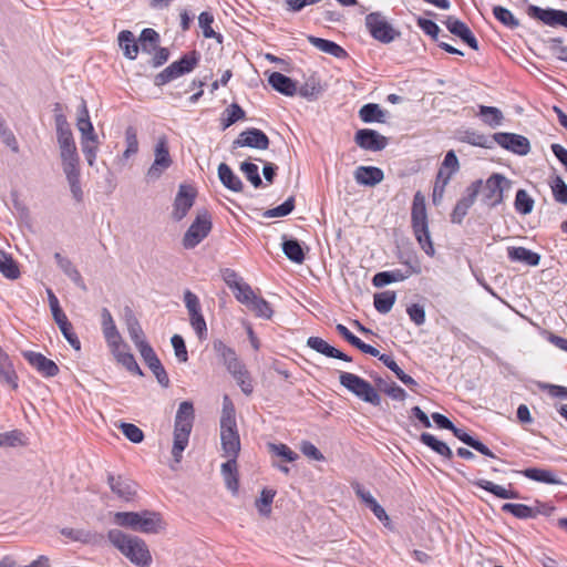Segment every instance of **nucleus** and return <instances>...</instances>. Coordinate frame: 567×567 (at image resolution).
Listing matches in <instances>:
<instances>
[{"label":"nucleus","mask_w":567,"mask_h":567,"mask_svg":"<svg viewBox=\"0 0 567 567\" xmlns=\"http://www.w3.org/2000/svg\"><path fill=\"white\" fill-rule=\"evenodd\" d=\"M107 539L123 556L138 567H150L152 555L144 539L113 528L107 532Z\"/></svg>","instance_id":"obj_1"},{"label":"nucleus","mask_w":567,"mask_h":567,"mask_svg":"<svg viewBox=\"0 0 567 567\" xmlns=\"http://www.w3.org/2000/svg\"><path fill=\"white\" fill-rule=\"evenodd\" d=\"M195 414L193 403L184 401L179 404L175 415L174 441L172 455L176 463L182 461L183 452L188 445L189 435L193 429Z\"/></svg>","instance_id":"obj_2"},{"label":"nucleus","mask_w":567,"mask_h":567,"mask_svg":"<svg viewBox=\"0 0 567 567\" xmlns=\"http://www.w3.org/2000/svg\"><path fill=\"white\" fill-rule=\"evenodd\" d=\"M220 440L224 456L237 457L240 451V439L237 430L235 408L227 395L224 396L220 416Z\"/></svg>","instance_id":"obj_3"},{"label":"nucleus","mask_w":567,"mask_h":567,"mask_svg":"<svg viewBox=\"0 0 567 567\" xmlns=\"http://www.w3.org/2000/svg\"><path fill=\"white\" fill-rule=\"evenodd\" d=\"M411 223L413 234L420 247L427 256L433 257L435 254V249L429 230L425 197L422 195L421 192H416L413 197L411 209Z\"/></svg>","instance_id":"obj_4"},{"label":"nucleus","mask_w":567,"mask_h":567,"mask_svg":"<svg viewBox=\"0 0 567 567\" xmlns=\"http://www.w3.org/2000/svg\"><path fill=\"white\" fill-rule=\"evenodd\" d=\"M113 520L121 527L145 534L157 533L161 524L159 514L150 511H143L141 513L116 512L114 513Z\"/></svg>","instance_id":"obj_5"},{"label":"nucleus","mask_w":567,"mask_h":567,"mask_svg":"<svg viewBox=\"0 0 567 567\" xmlns=\"http://www.w3.org/2000/svg\"><path fill=\"white\" fill-rule=\"evenodd\" d=\"M340 384L354 395L374 406L381 404V396L378 391L364 379L349 372H341L339 377Z\"/></svg>","instance_id":"obj_6"},{"label":"nucleus","mask_w":567,"mask_h":567,"mask_svg":"<svg viewBox=\"0 0 567 567\" xmlns=\"http://www.w3.org/2000/svg\"><path fill=\"white\" fill-rule=\"evenodd\" d=\"M199 55L196 51L184 54L178 61L173 62L162 72L155 75L154 84L162 86L184 74L192 72L198 64Z\"/></svg>","instance_id":"obj_7"},{"label":"nucleus","mask_w":567,"mask_h":567,"mask_svg":"<svg viewBox=\"0 0 567 567\" xmlns=\"http://www.w3.org/2000/svg\"><path fill=\"white\" fill-rule=\"evenodd\" d=\"M212 227V216L208 210L203 209L198 212L195 220L190 224L182 239L184 248L193 249L199 245L209 235Z\"/></svg>","instance_id":"obj_8"},{"label":"nucleus","mask_w":567,"mask_h":567,"mask_svg":"<svg viewBox=\"0 0 567 567\" xmlns=\"http://www.w3.org/2000/svg\"><path fill=\"white\" fill-rule=\"evenodd\" d=\"M460 168L458 159L454 151H449L443 159L441 167L439 168L434 189H433V202L437 203L443 196L446 185L450 183L453 174Z\"/></svg>","instance_id":"obj_9"},{"label":"nucleus","mask_w":567,"mask_h":567,"mask_svg":"<svg viewBox=\"0 0 567 567\" xmlns=\"http://www.w3.org/2000/svg\"><path fill=\"white\" fill-rule=\"evenodd\" d=\"M365 27L370 34L382 43H390L400 35L380 12L369 13L365 17Z\"/></svg>","instance_id":"obj_10"},{"label":"nucleus","mask_w":567,"mask_h":567,"mask_svg":"<svg viewBox=\"0 0 567 567\" xmlns=\"http://www.w3.org/2000/svg\"><path fill=\"white\" fill-rule=\"evenodd\" d=\"M511 187V182L502 174L494 173L485 182L483 188V203L488 207H496L504 199V190Z\"/></svg>","instance_id":"obj_11"},{"label":"nucleus","mask_w":567,"mask_h":567,"mask_svg":"<svg viewBox=\"0 0 567 567\" xmlns=\"http://www.w3.org/2000/svg\"><path fill=\"white\" fill-rule=\"evenodd\" d=\"M483 187V181L477 179L473 182L465 192V195L458 199L456 203L452 214H451V221L453 224H462L464 217L466 216L468 209L473 206L475 203L478 193L481 192Z\"/></svg>","instance_id":"obj_12"},{"label":"nucleus","mask_w":567,"mask_h":567,"mask_svg":"<svg viewBox=\"0 0 567 567\" xmlns=\"http://www.w3.org/2000/svg\"><path fill=\"white\" fill-rule=\"evenodd\" d=\"M494 143L517 155H527L530 151L528 138L515 133L498 132L493 134Z\"/></svg>","instance_id":"obj_13"},{"label":"nucleus","mask_w":567,"mask_h":567,"mask_svg":"<svg viewBox=\"0 0 567 567\" xmlns=\"http://www.w3.org/2000/svg\"><path fill=\"white\" fill-rule=\"evenodd\" d=\"M355 144L367 151L379 152L386 147L388 138L371 128L358 130L354 134Z\"/></svg>","instance_id":"obj_14"},{"label":"nucleus","mask_w":567,"mask_h":567,"mask_svg":"<svg viewBox=\"0 0 567 567\" xmlns=\"http://www.w3.org/2000/svg\"><path fill=\"white\" fill-rule=\"evenodd\" d=\"M195 192L192 187L181 185L173 204L172 218L181 221L193 207Z\"/></svg>","instance_id":"obj_15"},{"label":"nucleus","mask_w":567,"mask_h":567,"mask_svg":"<svg viewBox=\"0 0 567 567\" xmlns=\"http://www.w3.org/2000/svg\"><path fill=\"white\" fill-rule=\"evenodd\" d=\"M268 136L259 128H248L240 133L233 143V147H251L257 150H267L269 147Z\"/></svg>","instance_id":"obj_16"},{"label":"nucleus","mask_w":567,"mask_h":567,"mask_svg":"<svg viewBox=\"0 0 567 567\" xmlns=\"http://www.w3.org/2000/svg\"><path fill=\"white\" fill-rule=\"evenodd\" d=\"M23 357L44 378H53L60 372L58 364L40 352L25 351Z\"/></svg>","instance_id":"obj_17"},{"label":"nucleus","mask_w":567,"mask_h":567,"mask_svg":"<svg viewBox=\"0 0 567 567\" xmlns=\"http://www.w3.org/2000/svg\"><path fill=\"white\" fill-rule=\"evenodd\" d=\"M141 357L143 358L145 364L150 368V370L155 375L157 382L163 388L169 386V378L168 374L162 364L161 360L158 359L157 354L153 350L151 346H144V350L141 352Z\"/></svg>","instance_id":"obj_18"},{"label":"nucleus","mask_w":567,"mask_h":567,"mask_svg":"<svg viewBox=\"0 0 567 567\" xmlns=\"http://www.w3.org/2000/svg\"><path fill=\"white\" fill-rule=\"evenodd\" d=\"M124 319L127 327V332L137 350H144V346H150L145 340L143 329L131 308L126 307L124 310Z\"/></svg>","instance_id":"obj_19"},{"label":"nucleus","mask_w":567,"mask_h":567,"mask_svg":"<svg viewBox=\"0 0 567 567\" xmlns=\"http://www.w3.org/2000/svg\"><path fill=\"white\" fill-rule=\"evenodd\" d=\"M444 23L452 34L458 37L473 50H478V42L476 38L474 37L471 29L463 21L454 17H447Z\"/></svg>","instance_id":"obj_20"},{"label":"nucleus","mask_w":567,"mask_h":567,"mask_svg":"<svg viewBox=\"0 0 567 567\" xmlns=\"http://www.w3.org/2000/svg\"><path fill=\"white\" fill-rule=\"evenodd\" d=\"M307 346L328 358H334L346 362H350L352 360L349 355L330 346L327 341L319 337L308 338Z\"/></svg>","instance_id":"obj_21"},{"label":"nucleus","mask_w":567,"mask_h":567,"mask_svg":"<svg viewBox=\"0 0 567 567\" xmlns=\"http://www.w3.org/2000/svg\"><path fill=\"white\" fill-rule=\"evenodd\" d=\"M354 178L360 185L375 186L383 181L384 174L383 171L379 167L359 166L354 171Z\"/></svg>","instance_id":"obj_22"},{"label":"nucleus","mask_w":567,"mask_h":567,"mask_svg":"<svg viewBox=\"0 0 567 567\" xmlns=\"http://www.w3.org/2000/svg\"><path fill=\"white\" fill-rule=\"evenodd\" d=\"M268 83L274 90L286 96H293L297 93L296 82L280 72H272L268 78Z\"/></svg>","instance_id":"obj_23"},{"label":"nucleus","mask_w":567,"mask_h":567,"mask_svg":"<svg viewBox=\"0 0 567 567\" xmlns=\"http://www.w3.org/2000/svg\"><path fill=\"white\" fill-rule=\"evenodd\" d=\"M214 351L223 360L228 372L235 371L243 363L238 360L235 350L226 346L221 340H216L213 343Z\"/></svg>","instance_id":"obj_24"},{"label":"nucleus","mask_w":567,"mask_h":567,"mask_svg":"<svg viewBox=\"0 0 567 567\" xmlns=\"http://www.w3.org/2000/svg\"><path fill=\"white\" fill-rule=\"evenodd\" d=\"M107 483L112 492L121 498L128 501L135 494L134 483L122 476L110 474L107 476Z\"/></svg>","instance_id":"obj_25"},{"label":"nucleus","mask_w":567,"mask_h":567,"mask_svg":"<svg viewBox=\"0 0 567 567\" xmlns=\"http://www.w3.org/2000/svg\"><path fill=\"white\" fill-rule=\"evenodd\" d=\"M508 258L512 261L523 262L527 266H538L540 261V255L532 251L525 247H508L507 248Z\"/></svg>","instance_id":"obj_26"},{"label":"nucleus","mask_w":567,"mask_h":567,"mask_svg":"<svg viewBox=\"0 0 567 567\" xmlns=\"http://www.w3.org/2000/svg\"><path fill=\"white\" fill-rule=\"evenodd\" d=\"M102 317V331L105 338L107 346H113L115 342L122 341V336L120 334L113 317L109 309L103 308L101 312Z\"/></svg>","instance_id":"obj_27"},{"label":"nucleus","mask_w":567,"mask_h":567,"mask_svg":"<svg viewBox=\"0 0 567 567\" xmlns=\"http://www.w3.org/2000/svg\"><path fill=\"white\" fill-rule=\"evenodd\" d=\"M308 41L318 50L328 53L334 58L344 59L348 56L347 51L333 41L317 38L313 35H309Z\"/></svg>","instance_id":"obj_28"},{"label":"nucleus","mask_w":567,"mask_h":567,"mask_svg":"<svg viewBox=\"0 0 567 567\" xmlns=\"http://www.w3.org/2000/svg\"><path fill=\"white\" fill-rule=\"evenodd\" d=\"M461 442L466 444L467 446L474 449L475 451L480 452L481 454L495 458V454L481 441L473 437L468 433H466L464 430L456 427L455 425L451 430Z\"/></svg>","instance_id":"obj_29"},{"label":"nucleus","mask_w":567,"mask_h":567,"mask_svg":"<svg viewBox=\"0 0 567 567\" xmlns=\"http://www.w3.org/2000/svg\"><path fill=\"white\" fill-rule=\"evenodd\" d=\"M522 474L532 480L539 483L551 484V485H560L563 481L554 474L553 471L546 468L538 467H528L522 471Z\"/></svg>","instance_id":"obj_30"},{"label":"nucleus","mask_w":567,"mask_h":567,"mask_svg":"<svg viewBox=\"0 0 567 567\" xmlns=\"http://www.w3.org/2000/svg\"><path fill=\"white\" fill-rule=\"evenodd\" d=\"M411 274L412 271L410 270L402 271L400 269L392 271H381L373 276L372 284L374 287L381 288L392 282L403 281L409 278Z\"/></svg>","instance_id":"obj_31"},{"label":"nucleus","mask_w":567,"mask_h":567,"mask_svg":"<svg viewBox=\"0 0 567 567\" xmlns=\"http://www.w3.org/2000/svg\"><path fill=\"white\" fill-rule=\"evenodd\" d=\"M218 177L221 184L233 192H241L243 190V182L240 178L233 172V169L226 164L220 163L218 166Z\"/></svg>","instance_id":"obj_32"},{"label":"nucleus","mask_w":567,"mask_h":567,"mask_svg":"<svg viewBox=\"0 0 567 567\" xmlns=\"http://www.w3.org/2000/svg\"><path fill=\"white\" fill-rule=\"evenodd\" d=\"M282 251L286 257L296 264H302L305 260V250L302 245L296 238L282 237Z\"/></svg>","instance_id":"obj_33"},{"label":"nucleus","mask_w":567,"mask_h":567,"mask_svg":"<svg viewBox=\"0 0 567 567\" xmlns=\"http://www.w3.org/2000/svg\"><path fill=\"white\" fill-rule=\"evenodd\" d=\"M54 259L58 264V266L60 267V269L75 284L78 285L79 287H81L82 289H85V285L83 282V279H82V276L80 274V271L74 267V265L72 264V261L62 256L60 252H55L54 254Z\"/></svg>","instance_id":"obj_34"},{"label":"nucleus","mask_w":567,"mask_h":567,"mask_svg":"<svg viewBox=\"0 0 567 567\" xmlns=\"http://www.w3.org/2000/svg\"><path fill=\"white\" fill-rule=\"evenodd\" d=\"M81 106H82V110L78 117V123H76L78 130L80 131V133L82 135V140H89L92 142H96L97 136L94 133V128H93L92 122L90 121L89 111L86 109V103L84 100H82Z\"/></svg>","instance_id":"obj_35"},{"label":"nucleus","mask_w":567,"mask_h":567,"mask_svg":"<svg viewBox=\"0 0 567 567\" xmlns=\"http://www.w3.org/2000/svg\"><path fill=\"white\" fill-rule=\"evenodd\" d=\"M474 484L489 493H492L493 495H495L496 497H499V498H503V499H516V498H519V493L515 489H507L501 485H497V484H494L493 482L491 481H487V480H478L476 482H474Z\"/></svg>","instance_id":"obj_36"},{"label":"nucleus","mask_w":567,"mask_h":567,"mask_svg":"<svg viewBox=\"0 0 567 567\" xmlns=\"http://www.w3.org/2000/svg\"><path fill=\"white\" fill-rule=\"evenodd\" d=\"M0 382L13 390L18 389V375L8 354L0 359Z\"/></svg>","instance_id":"obj_37"},{"label":"nucleus","mask_w":567,"mask_h":567,"mask_svg":"<svg viewBox=\"0 0 567 567\" xmlns=\"http://www.w3.org/2000/svg\"><path fill=\"white\" fill-rule=\"evenodd\" d=\"M386 112L380 107L379 104L368 103L359 110V116L364 123H384Z\"/></svg>","instance_id":"obj_38"},{"label":"nucleus","mask_w":567,"mask_h":567,"mask_svg":"<svg viewBox=\"0 0 567 567\" xmlns=\"http://www.w3.org/2000/svg\"><path fill=\"white\" fill-rule=\"evenodd\" d=\"M237 457H228V461L221 465V474L228 489L236 493L238 491V473H237Z\"/></svg>","instance_id":"obj_39"},{"label":"nucleus","mask_w":567,"mask_h":567,"mask_svg":"<svg viewBox=\"0 0 567 567\" xmlns=\"http://www.w3.org/2000/svg\"><path fill=\"white\" fill-rule=\"evenodd\" d=\"M559 10L556 9H543L540 7L530 4L527 8V14L536 20L544 22L547 25H557V16Z\"/></svg>","instance_id":"obj_40"},{"label":"nucleus","mask_w":567,"mask_h":567,"mask_svg":"<svg viewBox=\"0 0 567 567\" xmlns=\"http://www.w3.org/2000/svg\"><path fill=\"white\" fill-rule=\"evenodd\" d=\"M458 140L463 143H467L473 146H480L484 148H491L494 144L493 136L489 138L488 136L482 133L471 130L461 132Z\"/></svg>","instance_id":"obj_41"},{"label":"nucleus","mask_w":567,"mask_h":567,"mask_svg":"<svg viewBox=\"0 0 567 567\" xmlns=\"http://www.w3.org/2000/svg\"><path fill=\"white\" fill-rule=\"evenodd\" d=\"M420 441L433 450L435 453L440 454L441 456L451 460L453 457V452L449 447V445L440 440H437L434 435L430 433H422L420 436Z\"/></svg>","instance_id":"obj_42"},{"label":"nucleus","mask_w":567,"mask_h":567,"mask_svg":"<svg viewBox=\"0 0 567 567\" xmlns=\"http://www.w3.org/2000/svg\"><path fill=\"white\" fill-rule=\"evenodd\" d=\"M118 43L127 59L134 60L137 56L138 45L135 41L134 34L131 31H121L118 34Z\"/></svg>","instance_id":"obj_43"},{"label":"nucleus","mask_w":567,"mask_h":567,"mask_svg":"<svg viewBox=\"0 0 567 567\" xmlns=\"http://www.w3.org/2000/svg\"><path fill=\"white\" fill-rule=\"evenodd\" d=\"M0 272L10 280H16L20 277L18 264L3 250H0Z\"/></svg>","instance_id":"obj_44"},{"label":"nucleus","mask_w":567,"mask_h":567,"mask_svg":"<svg viewBox=\"0 0 567 567\" xmlns=\"http://www.w3.org/2000/svg\"><path fill=\"white\" fill-rule=\"evenodd\" d=\"M379 360L386 367L389 368L392 372L395 373L396 378L403 382L405 385L408 386H413V385H416V381L410 377L409 374H406L399 365L398 363L393 360V358L391 355H388V354H382L379 357Z\"/></svg>","instance_id":"obj_45"},{"label":"nucleus","mask_w":567,"mask_h":567,"mask_svg":"<svg viewBox=\"0 0 567 567\" xmlns=\"http://www.w3.org/2000/svg\"><path fill=\"white\" fill-rule=\"evenodd\" d=\"M396 300V293L391 290L379 292L374 295V307L380 313H388L391 311Z\"/></svg>","instance_id":"obj_46"},{"label":"nucleus","mask_w":567,"mask_h":567,"mask_svg":"<svg viewBox=\"0 0 567 567\" xmlns=\"http://www.w3.org/2000/svg\"><path fill=\"white\" fill-rule=\"evenodd\" d=\"M154 162L164 164L168 167H171L173 164V159L169 154L168 143L165 136L159 137L155 144Z\"/></svg>","instance_id":"obj_47"},{"label":"nucleus","mask_w":567,"mask_h":567,"mask_svg":"<svg viewBox=\"0 0 567 567\" xmlns=\"http://www.w3.org/2000/svg\"><path fill=\"white\" fill-rule=\"evenodd\" d=\"M478 115L482 117L483 122L491 127L501 125L504 118L502 111L494 106L481 105Z\"/></svg>","instance_id":"obj_48"},{"label":"nucleus","mask_w":567,"mask_h":567,"mask_svg":"<svg viewBox=\"0 0 567 567\" xmlns=\"http://www.w3.org/2000/svg\"><path fill=\"white\" fill-rule=\"evenodd\" d=\"M61 157L79 156L72 132H64L58 135Z\"/></svg>","instance_id":"obj_49"},{"label":"nucleus","mask_w":567,"mask_h":567,"mask_svg":"<svg viewBox=\"0 0 567 567\" xmlns=\"http://www.w3.org/2000/svg\"><path fill=\"white\" fill-rule=\"evenodd\" d=\"M245 116V111L237 103H233L223 113L221 126L226 130Z\"/></svg>","instance_id":"obj_50"},{"label":"nucleus","mask_w":567,"mask_h":567,"mask_svg":"<svg viewBox=\"0 0 567 567\" xmlns=\"http://www.w3.org/2000/svg\"><path fill=\"white\" fill-rule=\"evenodd\" d=\"M375 383L379 390L383 391L393 400L403 401L406 396V392L404 391V389H402L394 382L389 383L382 378H377Z\"/></svg>","instance_id":"obj_51"},{"label":"nucleus","mask_w":567,"mask_h":567,"mask_svg":"<svg viewBox=\"0 0 567 567\" xmlns=\"http://www.w3.org/2000/svg\"><path fill=\"white\" fill-rule=\"evenodd\" d=\"M502 511L504 513H511L512 515L519 519L535 518V512H533V506H527L525 504L505 503L502 506Z\"/></svg>","instance_id":"obj_52"},{"label":"nucleus","mask_w":567,"mask_h":567,"mask_svg":"<svg viewBox=\"0 0 567 567\" xmlns=\"http://www.w3.org/2000/svg\"><path fill=\"white\" fill-rule=\"evenodd\" d=\"M321 90L320 82L316 78L311 76L299 87V90L297 89V92L300 96L309 101H315L318 99Z\"/></svg>","instance_id":"obj_53"},{"label":"nucleus","mask_w":567,"mask_h":567,"mask_svg":"<svg viewBox=\"0 0 567 567\" xmlns=\"http://www.w3.org/2000/svg\"><path fill=\"white\" fill-rule=\"evenodd\" d=\"M60 533L70 538L73 542H79L82 544H92L95 540L96 535L85 530V529H75V528H69L64 527L60 530Z\"/></svg>","instance_id":"obj_54"},{"label":"nucleus","mask_w":567,"mask_h":567,"mask_svg":"<svg viewBox=\"0 0 567 567\" xmlns=\"http://www.w3.org/2000/svg\"><path fill=\"white\" fill-rule=\"evenodd\" d=\"M534 199L528 195L525 189H518L515 196L514 206L515 209L522 214H530L534 208Z\"/></svg>","instance_id":"obj_55"},{"label":"nucleus","mask_w":567,"mask_h":567,"mask_svg":"<svg viewBox=\"0 0 567 567\" xmlns=\"http://www.w3.org/2000/svg\"><path fill=\"white\" fill-rule=\"evenodd\" d=\"M276 496V491L270 488H264L260 493V497L256 499V507L260 515L268 516L271 512V504Z\"/></svg>","instance_id":"obj_56"},{"label":"nucleus","mask_w":567,"mask_h":567,"mask_svg":"<svg viewBox=\"0 0 567 567\" xmlns=\"http://www.w3.org/2000/svg\"><path fill=\"white\" fill-rule=\"evenodd\" d=\"M554 199L559 204H567V184L564 179L556 175L549 182Z\"/></svg>","instance_id":"obj_57"},{"label":"nucleus","mask_w":567,"mask_h":567,"mask_svg":"<svg viewBox=\"0 0 567 567\" xmlns=\"http://www.w3.org/2000/svg\"><path fill=\"white\" fill-rule=\"evenodd\" d=\"M493 14L501 23L509 29H516L519 25L518 19H516L508 9L502 6H495L493 8Z\"/></svg>","instance_id":"obj_58"},{"label":"nucleus","mask_w":567,"mask_h":567,"mask_svg":"<svg viewBox=\"0 0 567 567\" xmlns=\"http://www.w3.org/2000/svg\"><path fill=\"white\" fill-rule=\"evenodd\" d=\"M229 373L233 374L234 379L237 381L238 385L245 394L248 395L252 392L251 379L244 364L238 367V369H235V371H230Z\"/></svg>","instance_id":"obj_59"},{"label":"nucleus","mask_w":567,"mask_h":567,"mask_svg":"<svg viewBox=\"0 0 567 567\" xmlns=\"http://www.w3.org/2000/svg\"><path fill=\"white\" fill-rule=\"evenodd\" d=\"M214 22V17L212 13L204 11L198 17V24L203 30V35L207 39L215 38L219 42L221 41V35L219 33H216L213 28L212 23Z\"/></svg>","instance_id":"obj_60"},{"label":"nucleus","mask_w":567,"mask_h":567,"mask_svg":"<svg viewBox=\"0 0 567 567\" xmlns=\"http://www.w3.org/2000/svg\"><path fill=\"white\" fill-rule=\"evenodd\" d=\"M235 284L236 287L233 292L236 299L248 307L256 297L255 292L252 291L251 287L243 280Z\"/></svg>","instance_id":"obj_61"},{"label":"nucleus","mask_w":567,"mask_h":567,"mask_svg":"<svg viewBox=\"0 0 567 567\" xmlns=\"http://www.w3.org/2000/svg\"><path fill=\"white\" fill-rule=\"evenodd\" d=\"M257 317L270 319L272 317V308L270 303L261 297H255V299L248 306Z\"/></svg>","instance_id":"obj_62"},{"label":"nucleus","mask_w":567,"mask_h":567,"mask_svg":"<svg viewBox=\"0 0 567 567\" xmlns=\"http://www.w3.org/2000/svg\"><path fill=\"white\" fill-rule=\"evenodd\" d=\"M140 41L143 50L151 52L157 48L159 34L154 29L146 28L142 31Z\"/></svg>","instance_id":"obj_63"},{"label":"nucleus","mask_w":567,"mask_h":567,"mask_svg":"<svg viewBox=\"0 0 567 567\" xmlns=\"http://www.w3.org/2000/svg\"><path fill=\"white\" fill-rule=\"evenodd\" d=\"M546 43L553 55L561 61L567 62V45L564 44L561 38H550L546 41Z\"/></svg>","instance_id":"obj_64"}]
</instances>
